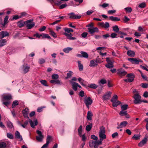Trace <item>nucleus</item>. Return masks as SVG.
<instances>
[{
  "label": "nucleus",
  "mask_w": 148,
  "mask_h": 148,
  "mask_svg": "<svg viewBox=\"0 0 148 148\" xmlns=\"http://www.w3.org/2000/svg\"><path fill=\"white\" fill-rule=\"evenodd\" d=\"M64 30L65 32H67V33L68 34H70V33L71 32H73V30L71 28H65L64 29Z\"/></svg>",
  "instance_id": "obj_41"
},
{
  "label": "nucleus",
  "mask_w": 148,
  "mask_h": 148,
  "mask_svg": "<svg viewBox=\"0 0 148 148\" xmlns=\"http://www.w3.org/2000/svg\"><path fill=\"white\" fill-rule=\"evenodd\" d=\"M50 83L52 84H61L62 83L60 82V81L57 79H55L50 81Z\"/></svg>",
  "instance_id": "obj_28"
},
{
  "label": "nucleus",
  "mask_w": 148,
  "mask_h": 148,
  "mask_svg": "<svg viewBox=\"0 0 148 148\" xmlns=\"http://www.w3.org/2000/svg\"><path fill=\"white\" fill-rule=\"evenodd\" d=\"M82 125H81L78 129V135L80 137H81V136H82Z\"/></svg>",
  "instance_id": "obj_35"
},
{
  "label": "nucleus",
  "mask_w": 148,
  "mask_h": 148,
  "mask_svg": "<svg viewBox=\"0 0 148 148\" xmlns=\"http://www.w3.org/2000/svg\"><path fill=\"white\" fill-rule=\"evenodd\" d=\"M98 83L100 85L104 84L107 83V81L105 79H102L99 81Z\"/></svg>",
  "instance_id": "obj_39"
},
{
  "label": "nucleus",
  "mask_w": 148,
  "mask_h": 148,
  "mask_svg": "<svg viewBox=\"0 0 148 148\" xmlns=\"http://www.w3.org/2000/svg\"><path fill=\"white\" fill-rule=\"evenodd\" d=\"M7 147L6 144L4 142L0 143V148H5Z\"/></svg>",
  "instance_id": "obj_46"
},
{
  "label": "nucleus",
  "mask_w": 148,
  "mask_h": 148,
  "mask_svg": "<svg viewBox=\"0 0 148 148\" xmlns=\"http://www.w3.org/2000/svg\"><path fill=\"white\" fill-rule=\"evenodd\" d=\"M91 138L92 139L95 140L96 141L97 140L98 138L97 137L95 136L94 135H91Z\"/></svg>",
  "instance_id": "obj_61"
},
{
  "label": "nucleus",
  "mask_w": 148,
  "mask_h": 148,
  "mask_svg": "<svg viewBox=\"0 0 148 148\" xmlns=\"http://www.w3.org/2000/svg\"><path fill=\"white\" fill-rule=\"evenodd\" d=\"M7 42V40L5 39H2L0 40V47L5 45Z\"/></svg>",
  "instance_id": "obj_30"
},
{
  "label": "nucleus",
  "mask_w": 148,
  "mask_h": 148,
  "mask_svg": "<svg viewBox=\"0 0 148 148\" xmlns=\"http://www.w3.org/2000/svg\"><path fill=\"white\" fill-rule=\"evenodd\" d=\"M147 140V138H145L139 143L138 146L140 147H142L146 143Z\"/></svg>",
  "instance_id": "obj_19"
},
{
  "label": "nucleus",
  "mask_w": 148,
  "mask_h": 148,
  "mask_svg": "<svg viewBox=\"0 0 148 148\" xmlns=\"http://www.w3.org/2000/svg\"><path fill=\"white\" fill-rule=\"evenodd\" d=\"M33 21V19H30L26 21V25L27 29H31L34 26L35 23L34 22L32 23Z\"/></svg>",
  "instance_id": "obj_4"
},
{
  "label": "nucleus",
  "mask_w": 148,
  "mask_h": 148,
  "mask_svg": "<svg viewBox=\"0 0 148 148\" xmlns=\"http://www.w3.org/2000/svg\"><path fill=\"white\" fill-rule=\"evenodd\" d=\"M18 26L20 28L26 25V21L25 22L21 20L17 23Z\"/></svg>",
  "instance_id": "obj_22"
},
{
  "label": "nucleus",
  "mask_w": 148,
  "mask_h": 148,
  "mask_svg": "<svg viewBox=\"0 0 148 148\" xmlns=\"http://www.w3.org/2000/svg\"><path fill=\"white\" fill-rule=\"evenodd\" d=\"M140 135L139 134H134V136L132 137V139L136 140H138L140 139Z\"/></svg>",
  "instance_id": "obj_38"
},
{
  "label": "nucleus",
  "mask_w": 148,
  "mask_h": 148,
  "mask_svg": "<svg viewBox=\"0 0 148 148\" xmlns=\"http://www.w3.org/2000/svg\"><path fill=\"white\" fill-rule=\"evenodd\" d=\"M29 113V109L27 108H25L24 110L22 111V113L23 116L25 117L29 118L28 116V114Z\"/></svg>",
  "instance_id": "obj_20"
},
{
  "label": "nucleus",
  "mask_w": 148,
  "mask_h": 148,
  "mask_svg": "<svg viewBox=\"0 0 148 148\" xmlns=\"http://www.w3.org/2000/svg\"><path fill=\"white\" fill-rule=\"evenodd\" d=\"M58 77V75L56 74H53L52 76V78L53 79H57Z\"/></svg>",
  "instance_id": "obj_58"
},
{
  "label": "nucleus",
  "mask_w": 148,
  "mask_h": 148,
  "mask_svg": "<svg viewBox=\"0 0 148 148\" xmlns=\"http://www.w3.org/2000/svg\"><path fill=\"white\" fill-rule=\"evenodd\" d=\"M145 121L147 122L145 127L147 130L148 131V118L145 119Z\"/></svg>",
  "instance_id": "obj_62"
},
{
  "label": "nucleus",
  "mask_w": 148,
  "mask_h": 148,
  "mask_svg": "<svg viewBox=\"0 0 148 148\" xmlns=\"http://www.w3.org/2000/svg\"><path fill=\"white\" fill-rule=\"evenodd\" d=\"M15 136L16 138L19 139L20 141H21L23 140L22 136L20 135V134L18 131H16L15 133Z\"/></svg>",
  "instance_id": "obj_18"
},
{
  "label": "nucleus",
  "mask_w": 148,
  "mask_h": 148,
  "mask_svg": "<svg viewBox=\"0 0 148 148\" xmlns=\"http://www.w3.org/2000/svg\"><path fill=\"white\" fill-rule=\"evenodd\" d=\"M68 15H70V16H69V18H70L79 19L81 17V16L76 15L73 13H71L70 14H69Z\"/></svg>",
  "instance_id": "obj_15"
},
{
  "label": "nucleus",
  "mask_w": 148,
  "mask_h": 148,
  "mask_svg": "<svg viewBox=\"0 0 148 148\" xmlns=\"http://www.w3.org/2000/svg\"><path fill=\"white\" fill-rule=\"evenodd\" d=\"M128 61H130L132 64H138L140 62H142V60L139 59H136V58H129L128 59Z\"/></svg>",
  "instance_id": "obj_6"
},
{
  "label": "nucleus",
  "mask_w": 148,
  "mask_h": 148,
  "mask_svg": "<svg viewBox=\"0 0 148 148\" xmlns=\"http://www.w3.org/2000/svg\"><path fill=\"white\" fill-rule=\"evenodd\" d=\"M73 49V48L70 47H67L64 48L63 49V51L66 53H68L70 51H71Z\"/></svg>",
  "instance_id": "obj_29"
},
{
  "label": "nucleus",
  "mask_w": 148,
  "mask_h": 148,
  "mask_svg": "<svg viewBox=\"0 0 148 148\" xmlns=\"http://www.w3.org/2000/svg\"><path fill=\"white\" fill-rule=\"evenodd\" d=\"M12 98V96L10 94L7 95L3 97L4 99L6 100H8L11 99Z\"/></svg>",
  "instance_id": "obj_32"
},
{
  "label": "nucleus",
  "mask_w": 148,
  "mask_h": 148,
  "mask_svg": "<svg viewBox=\"0 0 148 148\" xmlns=\"http://www.w3.org/2000/svg\"><path fill=\"white\" fill-rule=\"evenodd\" d=\"M45 62V60L43 58H40L38 60V63L40 64H42Z\"/></svg>",
  "instance_id": "obj_55"
},
{
  "label": "nucleus",
  "mask_w": 148,
  "mask_h": 148,
  "mask_svg": "<svg viewBox=\"0 0 148 148\" xmlns=\"http://www.w3.org/2000/svg\"><path fill=\"white\" fill-rule=\"evenodd\" d=\"M118 99V96L116 95H115L113 96L111 100V101L113 103L115 101H117Z\"/></svg>",
  "instance_id": "obj_42"
},
{
  "label": "nucleus",
  "mask_w": 148,
  "mask_h": 148,
  "mask_svg": "<svg viewBox=\"0 0 148 148\" xmlns=\"http://www.w3.org/2000/svg\"><path fill=\"white\" fill-rule=\"evenodd\" d=\"M7 137L10 139H12L13 138V136L10 133H7Z\"/></svg>",
  "instance_id": "obj_60"
},
{
  "label": "nucleus",
  "mask_w": 148,
  "mask_h": 148,
  "mask_svg": "<svg viewBox=\"0 0 148 148\" xmlns=\"http://www.w3.org/2000/svg\"><path fill=\"white\" fill-rule=\"evenodd\" d=\"M81 53L82 54V57L86 58H87L88 57V54L82 51L81 52Z\"/></svg>",
  "instance_id": "obj_37"
},
{
  "label": "nucleus",
  "mask_w": 148,
  "mask_h": 148,
  "mask_svg": "<svg viewBox=\"0 0 148 148\" xmlns=\"http://www.w3.org/2000/svg\"><path fill=\"white\" fill-rule=\"evenodd\" d=\"M89 32L93 35V34L95 32H99L98 29L95 27H92L88 28Z\"/></svg>",
  "instance_id": "obj_7"
},
{
  "label": "nucleus",
  "mask_w": 148,
  "mask_h": 148,
  "mask_svg": "<svg viewBox=\"0 0 148 148\" xmlns=\"http://www.w3.org/2000/svg\"><path fill=\"white\" fill-rule=\"evenodd\" d=\"M105 127L103 126H101L100 127V131L99 132V135L100 138V143L102 142L104 139L106 138V136L105 134Z\"/></svg>",
  "instance_id": "obj_1"
},
{
  "label": "nucleus",
  "mask_w": 148,
  "mask_h": 148,
  "mask_svg": "<svg viewBox=\"0 0 148 148\" xmlns=\"http://www.w3.org/2000/svg\"><path fill=\"white\" fill-rule=\"evenodd\" d=\"M99 25L101 27L106 29L110 27V25L108 22H106L105 23L103 22L100 23Z\"/></svg>",
  "instance_id": "obj_12"
},
{
  "label": "nucleus",
  "mask_w": 148,
  "mask_h": 148,
  "mask_svg": "<svg viewBox=\"0 0 148 148\" xmlns=\"http://www.w3.org/2000/svg\"><path fill=\"white\" fill-rule=\"evenodd\" d=\"M111 94L112 92H109L107 94H106L103 95V99L105 100H106L109 99L110 97H111Z\"/></svg>",
  "instance_id": "obj_24"
},
{
  "label": "nucleus",
  "mask_w": 148,
  "mask_h": 148,
  "mask_svg": "<svg viewBox=\"0 0 148 148\" xmlns=\"http://www.w3.org/2000/svg\"><path fill=\"white\" fill-rule=\"evenodd\" d=\"M70 82L72 84L73 89L75 91H77V89L78 83L74 82H73L72 81H70Z\"/></svg>",
  "instance_id": "obj_16"
},
{
  "label": "nucleus",
  "mask_w": 148,
  "mask_h": 148,
  "mask_svg": "<svg viewBox=\"0 0 148 148\" xmlns=\"http://www.w3.org/2000/svg\"><path fill=\"white\" fill-rule=\"evenodd\" d=\"M125 10H126V12L128 13H130L132 11V8L130 7L125 8Z\"/></svg>",
  "instance_id": "obj_49"
},
{
  "label": "nucleus",
  "mask_w": 148,
  "mask_h": 148,
  "mask_svg": "<svg viewBox=\"0 0 148 148\" xmlns=\"http://www.w3.org/2000/svg\"><path fill=\"white\" fill-rule=\"evenodd\" d=\"M128 105L127 104L123 105L121 106V110H125L127 109Z\"/></svg>",
  "instance_id": "obj_48"
},
{
  "label": "nucleus",
  "mask_w": 148,
  "mask_h": 148,
  "mask_svg": "<svg viewBox=\"0 0 148 148\" xmlns=\"http://www.w3.org/2000/svg\"><path fill=\"white\" fill-rule=\"evenodd\" d=\"M77 62L78 64V67L79 71H82L83 69V65L81 64V62L80 61H78Z\"/></svg>",
  "instance_id": "obj_34"
},
{
  "label": "nucleus",
  "mask_w": 148,
  "mask_h": 148,
  "mask_svg": "<svg viewBox=\"0 0 148 148\" xmlns=\"http://www.w3.org/2000/svg\"><path fill=\"white\" fill-rule=\"evenodd\" d=\"M93 116V114L91 112L88 111L87 114V118L88 120H91L92 119V116Z\"/></svg>",
  "instance_id": "obj_27"
},
{
  "label": "nucleus",
  "mask_w": 148,
  "mask_h": 148,
  "mask_svg": "<svg viewBox=\"0 0 148 148\" xmlns=\"http://www.w3.org/2000/svg\"><path fill=\"white\" fill-rule=\"evenodd\" d=\"M141 96L139 95V94L136 93L134 94V103L135 104H138L143 102L141 99Z\"/></svg>",
  "instance_id": "obj_3"
},
{
  "label": "nucleus",
  "mask_w": 148,
  "mask_h": 148,
  "mask_svg": "<svg viewBox=\"0 0 148 148\" xmlns=\"http://www.w3.org/2000/svg\"><path fill=\"white\" fill-rule=\"evenodd\" d=\"M96 143H95L93 147H98L99 145H101L102 144V142H101V143H100V140H96Z\"/></svg>",
  "instance_id": "obj_51"
},
{
  "label": "nucleus",
  "mask_w": 148,
  "mask_h": 148,
  "mask_svg": "<svg viewBox=\"0 0 148 148\" xmlns=\"http://www.w3.org/2000/svg\"><path fill=\"white\" fill-rule=\"evenodd\" d=\"M127 124V122L126 121H124L120 123V125L117 128V129L121 128L126 126Z\"/></svg>",
  "instance_id": "obj_23"
},
{
  "label": "nucleus",
  "mask_w": 148,
  "mask_h": 148,
  "mask_svg": "<svg viewBox=\"0 0 148 148\" xmlns=\"http://www.w3.org/2000/svg\"><path fill=\"white\" fill-rule=\"evenodd\" d=\"M40 82L41 84L44 86H48V85L47 84V82L45 80H41L40 81Z\"/></svg>",
  "instance_id": "obj_54"
},
{
  "label": "nucleus",
  "mask_w": 148,
  "mask_h": 148,
  "mask_svg": "<svg viewBox=\"0 0 148 148\" xmlns=\"http://www.w3.org/2000/svg\"><path fill=\"white\" fill-rule=\"evenodd\" d=\"M98 65L97 62L96 60H92L90 61V63L89 66L92 67H95L97 66Z\"/></svg>",
  "instance_id": "obj_13"
},
{
  "label": "nucleus",
  "mask_w": 148,
  "mask_h": 148,
  "mask_svg": "<svg viewBox=\"0 0 148 148\" xmlns=\"http://www.w3.org/2000/svg\"><path fill=\"white\" fill-rule=\"evenodd\" d=\"M127 55L131 57H134L135 55V52L133 51L129 50L127 52Z\"/></svg>",
  "instance_id": "obj_26"
},
{
  "label": "nucleus",
  "mask_w": 148,
  "mask_h": 148,
  "mask_svg": "<svg viewBox=\"0 0 148 148\" xmlns=\"http://www.w3.org/2000/svg\"><path fill=\"white\" fill-rule=\"evenodd\" d=\"M106 61L107 62L108 64L105 65V66L109 69L113 68L114 67L113 65L114 62V61L111 60L109 58H106Z\"/></svg>",
  "instance_id": "obj_2"
},
{
  "label": "nucleus",
  "mask_w": 148,
  "mask_h": 148,
  "mask_svg": "<svg viewBox=\"0 0 148 148\" xmlns=\"http://www.w3.org/2000/svg\"><path fill=\"white\" fill-rule=\"evenodd\" d=\"M121 103V102L117 100L112 103V106L114 107H116L118 105L120 104Z\"/></svg>",
  "instance_id": "obj_40"
},
{
  "label": "nucleus",
  "mask_w": 148,
  "mask_h": 148,
  "mask_svg": "<svg viewBox=\"0 0 148 148\" xmlns=\"http://www.w3.org/2000/svg\"><path fill=\"white\" fill-rule=\"evenodd\" d=\"M28 121H25L24 122L23 124H22L21 126L24 128H25L26 126L28 124Z\"/></svg>",
  "instance_id": "obj_59"
},
{
  "label": "nucleus",
  "mask_w": 148,
  "mask_h": 148,
  "mask_svg": "<svg viewBox=\"0 0 148 148\" xmlns=\"http://www.w3.org/2000/svg\"><path fill=\"white\" fill-rule=\"evenodd\" d=\"M29 123L31 126L33 128H34L35 126L38 124V122L37 120L34 121V123L32 120H30Z\"/></svg>",
  "instance_id": "obj_25"
},
{
  "label": "nucleus",
  "mask_w": 148,
  "mask_h": 148,
  "mask_svg": "<svg viewBox=\"0 0 148 148\" xmlns=\"http://www.w3.org/2000/svg\"><path fill=\"white\" fill-rule=\"evenodd\" d=\"M38 135V136L36 137V140L38 141H42L43 138H44L43 136L42 135L41 132L39 130L36 131Z\"/></svg>",
  "instance_id": "obj_8"
},
{
  "label": "nucleus",
  "mask_w": 148,
  "mask_h": 148,
  "mask_svg": "<svg viewBox=\"0 0 148 148\" xmlns=\"http://www.w3.org/2000/svg\"><path fill=\"white\" fill-rule=\"evenodd\" d=\"M119 115L122 116H125L127 118H129L130 116L127 115V112L126 111L121 110L119 113Z\"/></svg>",
  "instance_id": "obj_17"
},
{
  "label": "nucleus",
  "mask_w": 148,
  "mask_h": 148,
  "mask_svg": "<svg viewBox=\"0 0 148 148\" xmlns=\"http://www.w3.org/2000/svg\"><path fill=\"white\" fill-rule=\"evenodd\" d=\"M112 28L113 31L116 32H118L119 31V29L117 25H115Z\"/></svg>",
  "instance_id": "obj_47"
},
{
  "label": "nucleus",
  "mask_w": 148,
  "mask_h": 148,
  "mask_svg": "<svg viewBox=\"0 0 148 148\" xmlns=\"http://www.w3.org/2000/svg\"><path fill=\"white\" fill-rule=\"evenodd\" d=\"M141 87L144 88H146L148 87V84L147 83H142L140 85Z\"/></svg>",
  "instance_id": "obj_53"
},
{
  "label": "nucleus",
  "mask_w": 148,
  "mask_h": 148,
  "mask_svg": "<svg viewBox=\"0 0 148 148\" xmlns=\"http://www.w3.org/2000/svg\"><path fill=\"white\" fill-rule=\"evenodd\" d=\"M88 87L89 88L95 89L98 87V86L95 84H89L88 85Z\"/></svg>",
  "instance_id": "obj_31"
},
{
  "label": "nucleus",
  "mask_w": 148,
  "mask_h": 148,
  "mask_svg": "<svg viewBox=\"0 0 148 148\" xmlns=\"http://www.w3.org/2000/svg\"><path fill=\"white\" fill-rule=\"evenodd\" d=\"M42 38H47L49 39H51V37L47 34H42Z\"/></svg>",
  "instance_id": "obj_44"
},
{
  "label": "nucleus",
  "mask_w": 148,
  "mask_h": 148,
  "mask_svg": "<svg viewBox=\"0 0 148 148\" xmlns=\"http://www.w3.org/2000/svg\"><path fill=\"white\" fill-rule=\"evenodd\" d=\"M9 33L7 32L1 31L0 32V39H2L5 37L8 36Z\"/></svg>",
  "instance_id": "obj_14"
},
{
  "label": "nucleus",
  "mask_w": 148,
  "mask_h": 148,
  "mask_svg": "<svg viewBox=\"0 0 148 148\" xmlns=\"http://www.w3.org/2000/svg\"><path fill=\"white\" fill-rule=\"evenodd\" d=\"M51 141V137L49 135L47 136L46 139V143L44 145L42 146L41 148H46L47 147Z\"/></svg>",
  "instance_id": "obj_9"
},
{
  "label": "nucleus",
  "mask_w": 148,
  "mask_h": 148,
  "mask_svg": "<svg viewBox=\"0 0 148 148\" xmlns=\"http://www.w3.org/2000/svg\"><path fill=\"white\" fill-rule=\"evenodd\" d=\"M63 34L66 36L67 38L70 40H75L76 39V38L74 37H73L72 34H68L66 32H65L63 33Z\"/></svg>",
  "instance_id": "obj_11"
},
{
  "label": "nucleus",
  "mask_w": 148,
  "mask_h": 148,
  "mask_svg": "<svg viewBox=\"0 0 148 148\" xmlns=\"http://www.w3.org/2000/svg\"><path fill=\"white\" fill-rule=\"evenodd\" d=\"M110 19L112 21H119L120 19L117 17H114L113 16H110L109 17Z\"/></svg>",
  "instance_id": "obj_36"
},
{
  "label": "nucleus",
  "mask_w": 148,
  "mask_h": 148,
  "mask_svg": "<svg viewBox=\"0 0 148 148\" xmlns=\"http://www.w3.org/2000/svg\"><path fill=\"white\" fill-rule=\"evenodd\" d=\"M92 126V123H89V124L87 125L86 128V130L87 131L89 132L90 131Z\"/></svg>",
  "instance_id": "obj_33"
},
{
  "label": "nucleus",
  "mask_w": 148,
  "mask_h": 148,
  "mask_svg": "<svg viewBox=\"0 0 148 148\" xmlns=\"http://www.w3.org/2000/svg\"><path fill=\"white\" fill-rule=\"evenodd\" d=\"M94 12V11L91 10H89L88 11L86 12V14L88 15H90Z\"/></svg>",
  "instance_id": "obj_64"
},
{
  "label": "nucleus",
  "mask_w": 148,
  "mask_h": 148,
  "mask_svg": "<svg viewBox=\"0 0 148 148\" xmlns=\"http://www.w3.org/2000/svg\"><path fill=\"white\" fill-rule=\"evenodd\" d=\"M67 6V5L66 4H64L60 5L59 6V8L60 9H63Z\"/></svg>",
  "instance_id": "obj_63"
},
{
  "label": "nucleus",
  "mask_w": 148,
  "mask_h": 148,
  "mask_svg": "<svg viewBox=\"0 0 148 148\" xmlns=\"http://www.w3.org/2000/svg\"><path fill=\"white\" fill-rule=\"evenodd\" d=\"M96 142V140L94 141L93 140H91V141H90L89 143V146L90 147H93L95 143Z\"/></svg>",
  "instance_id": "obj_50"
},
{
  "label": "nucleus",
  "mask_w": 148,
  "mask_h": 148,
  "mask_svg": "<svg viewBox=\"0 0 148 148\" xmlns=\"http://www.w3.org/2000/svg\"><path fill=\"white\" fill-rule=\"evenodd\" d=\"M73 73V72L71 71H69L67 74V77H66V79H67L68 78H70L72 75V74Z\"/></svg>",
  "instance_id": "obj_52"
},
{
  "label": "nucleus",
  "mask_w": 148,
  "mask_h": 148,
  "mask_svg": "<svg viewBox=\"0 0 148 148\" xmlns=\"http://www.w3.org/2000/svg\"><path fill=\"white\" fill-rule=\"evenodd\" d=\"M84 101L86 106L89 109V106L92 103V100L91 99L90 97H88L84 99Z\"/></svg>",
  "instance_id": "obj_5"
},
{
  "label": "nucleus",
  "mask_w": 148,
  "mask_h": 148,
  "mask_svg": "<svg viewBox=\"0 0 148 148\" xmlns=\"http://www.w3.org/2000/svg\"><path fill=\"white\" fill-rule=\"evenodd\" d=\"M22 18V16H18L17 15H15L13 16L12 18V19L13 20H16L19 18Z\"/></svg>",
  "instance_id": "obj_57"
},
{
  "label": "nucleus",
  "mask_w": 148,
  "mask_h": 148,
  "mask_svg": "<svg viewBox=\"0 0 148 148\" xmlns=\"http://www.w3.org/2000/svg\"><path fill=\"white\" fill-rule=\"evenodd\" d=\"M134 80V78L133 77H131V78H128L124 79L125 81L129 82H132Z\"/></svg>",
  "instance_id": "obj_43"
},
{
  "label": "nucleus",
  "mask_w": 148,
  "mask_h": 148,
  "mask_svg": "<svg viewBox=\"0 0 148 148\" xmlns=\"http://www.w3.org/2000/svg\"><path fill=\"white\" fill-rule=\"evenodd\" d=\"M50 34L54 38H56L57 37V36L56 33L53 31L51 30L50 31Z\"/></svg>",
  "instance_id": "obj_56"
},
{
  "label": "nucleus",
  "mask_w": 148,
  "mask_h": 148,
  "mask_svg": "<svg viewBox=\"0 0 148 148\" xmlns=\"http://www.w3.org/2000/svg\"><path fill=\"white\" fill-rule=\"evenodd\" d=\"M30 67L29 66H25L24 65H23L22 67V69L23 71L25 73H27L30 69Z\"/></svg>",
  "instance_id": "obj_21"
},
{
  "label": "nucleus",
  "mask_w": 148,
  "mask_h": 148,
  "mask_svg": "<svg viewBox=\"0 0 148 148\" xmlns=\"http://www.w3.org/2000/svg\"><path fill=\"white\" fill-rule=\"evenodd\" d=\"M117 72V73L120 76H124L127 73V72L122 68L118 70Z\"/></svg>",
  "instance_id": "obj_10"
},
{
  "label": "nucleus",
  "mask_w": 148,
  "mask_h": 148,
  "mask_svg": "<svg viewBox=\"0 0 148 148\" xmlns=\"http://www.w3.org/2000/svg\"><path fill=\"white\" fill-rule=\"evenodd\" d=\"M18 101L17 100H15L14 101L12 105V108H14L16 106L18 105Z\"/></svg>",
  "instance_id": "obj_45"
}]
</instances>
